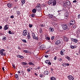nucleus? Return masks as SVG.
I'll return each instance as SVG.
<instances>
[{
    "instance_id": "nucleus-63",
    "label": "nucleus",
    "mask_w": 80,
    "mask_h": 80,
    "mask_svg": "<svg viewBox=\"0 0 80 80\" xmlns=\"http://www.w3.org/2000/svg\"><path fill=\"white\" fill-rule=\"evenodd\" d=\"M62 65H63V66H65V63H63V64H62Z\"/></svg>"
},
{
    "instance_id": "nucleus-59",
    "label": "nucleus",
    "mask_w": 80,
    "mask_h": 80,
    "mask_svg": "<svg viewBox=\"0 0 80 80\" xmlns=\"http://www.w3.org/2000/svg\"><path fill=\"white\" fill-rule=\"evenodd\" d=\"M28 71L29 72H30L31 70H30L29 69H28Z\"/></svg>"
},
{
    "instance_id": "nucleus-48",
    "label": "nucleus",
    "mask_w": 80,
    "mask_h": 80,
    "mask_svg": "<svg viewBox=\"0 0 80 80\" xmlns=\"http://www.w3.org/2000/svg\"><path fill=\"white\" fill-rule=\"evenodd\" d=\"M20 58H21V59H23V58H24V57H23V56H21Z\"/></svg>"
},
{
    "instance_id": "nucleus-30",
    "label": "nucleus",
    "mask_w": 80,
    "mask_h": 80,
    "mask_svg": "<svg viewBox=\"0 0 80 80\" xmlns=\"http://www.w3.org/2000/svg\"><path fill=\"white\" fill-rule=\"evenodd\" d=\"M22 65H26L27 64V63L26 62H22Z\"/></svg>"
},
{
    "instance_id": "nucleus-51",
    "label": "nucleus",
    "mask_w": 80,
    "mask_h": 80,
    "mask_svg": "<svg viewBox=\"0 0 80 80\" xmlns=\"http://www.w3.org/2000/svg\"><path fill=\"white\" fill-rule=\"evenodd\" d=\"M8 33L9 34H12V33H11V31H9Z\"/></svg>"
},
{
    "instance_id": "nucleus-24",
    "label": "nucleus",
    "mask_w": 80,
    "mask_h": 80,
    "mask_svg": "<svg viewBox=\"0 0 80 80\" xmlns=\"http://www.w3.org/2000/svg\"><path fill=\"white\" fill-rule=\"evenodd\" d=\"M30 33H28L27 35V37H28V39H30L31 38L30 36Z\"/></svg>"
},
{
    "instance_id": "nucleus-49",
    "label": "nucleus",
    "mask_w": 80,
    "mask_h": 80,
    "mask_svg": "<svg viewBox=\"0 0 80 80\" xmlns=\"http://www.w3.org/2000/svg\"><path fill=\"white\" fill-rule=\"evenodd\" d=\"M61 51L62 52L65 53V50L64 49H62Z\"/></svg>"
},
{
    "instance_id": "nucleus-19",
    "label": "nucleus",
    "mask_w": 80,
    "mask_h": 80,
    "mask_svg": "<svg viewBox=\"0 0 80 80\" xmlns=\"http://www.w3.org/2000/svg\"><path fill=\"white\" fill-rule=\"evenodd\" d=\"M66 3L67 5H68V6L70 5L71 4V3H70V1H67L66 2Z\"/></svg>"
},
{
    "instance_id": "nucleus-3",
    "label": "nucleus",
    "mask_w": 80,
    "mask_h": 80,
    "mask_svg": "<svg viewBox=\"0 0 80 80\" xmlns=\"http://www.w3.org/2000/svg\"><path fill=\"white\" fill-rule=\"evenodd\" d=\"M74 24H75V21L74 20H72L70 21V22L68 23L69 25H73Z\"/></svg>"
},
{
    "instance_id": "nucleus-33",
    "label": "nucleus",
    "mask_w": 80,
    "mask_h": 80,
    "mask_svg": "<svg viewBox=\"0 0 80 80\" xmlns=\"http://www.w3.org/2000/svg\"><path fill=\"white\" fill-rule=\"evenodd\" d=\"M40 26H41V27H44L45 26V25H43L42 24H41Z\"/></svg>"
},
{
    "instance_id": "nucleus-18",
    "label": "nucleus",
    "mask_w": 80,
    "mask_h": 80,
    "mask_svg": "<svg viewBox=\"0 0 80 80\" xmlns=\"http://www.w3.org/2000/svg\"><path fill=\"white\" fill-rule=\"evenodd\" d=\"M53 0H50L49 1H48V4H49V5H50V4H52V3H53Z\"/></svg>"
},
{
    "instance_id": "nucleus-11",
    "label": "nucleus",
    "mask_w": 80,
    "mask_h": 80,
    "mask_svg": "<svg viewBox=\"0 0 80 80\" xmlns=\"http://www.w3.org/2000/svg\"><path fill=\"white\" fill-rule=\"evenodd\" d=\"M36 8L37 11H39L40 12V11L42 10V8L40 7L37 8H37Z\"/></svg>"
},
{
    "instance_id": "nucleus-61",
    "label": "nucleus",
    "mask_w": 80,
    "mask_h": 80,
    "mask_svg": "<svg viewBox=\"0 0 80 80\" xmlns=\"http://www.w3.org/2000/svg\"><path fill=\"white\" fill-rule=\"evenodd\" d=\"M2 70H3V71H5V69H4V67H3L2 68Z\"/></svg>"
},
{
    "instance_id": "nucleus-60",
    "label": "nucleus",
    "mask_w": 80,
    "mask_h": 80,
    "mask_svg": "<svg viewBox=\"0 0 80 80\" xmlns=\"http://www.w3.org/2000/svg\"><path fill=\"white\" fill-rule=\"evenodd\" d=\"M0 29L1 30V29H2V26H0Z\"/></svg>"
},
{
    "instance_id": "nucleus-44",
    "label": "nucleus",
    "mask_w": 80,
    "mask_h": 80,
    "mask_svg": "<svg viewBox=\"0 0 80 80\" xmlns=\"http://www.w3.org/2000/svg\"><path fill=\"white\" fill-rule=\"evenodd\" d=\"M21 55H17V57H18L19 58H20L21 57Z\"/></svg>"
},
{
    "instance_id": "nucleus-52",
    "label": "nucleus",
    "mask_w": 80,
    "mask_h": 80,
    "mask_svg": "<svg viewBox=\"0 0 80 80\" xmlns=\"http://www.w3.org/2000/svg\"><path fill=\"white\" fill-rule=\"evenodd\" d=\"M59 61H60V62H62V59L61 58H60L59 59Z\"/></svg>"
},
{
    "instance_id": "nucleus-54",
    "label": "nucleus",
    "mask_w": 80,
    "mask_h": 80,
    "mask_svg": "<svg viewBox=\"0 0 80 80\" xmlns=\"http://www.w3.org/2000/svg\"><path fill=\"white\" fill-rule=\"evenodd\" d=\"M76 2H77V1H76V0H74L73 1V3H75Z\"/></svg>"
},
{
    "instance_id": "nucleus-47",
    "label": "nucleus",
    "mask_w": 80,
    "mask_h": 80,
    "mask_svg": "<svg viewBox=\"0 0 80 80\" xmlns=\"http://www.w3.org/2000/svg\"><path fill=\"white\" fill-rule=\"evenodd\" d=\"M10 18H14V16L13 15H12L10 17Z\"/></svg>"
},
{
    "instance_id": "nucleus-26",
    "label": "nucleus",
    "mask_w": 80,
    "mask_h": 80,
    "mask_svg": "<svg viewBox=\"0 0 80 80\" xmlns=\"http://www.w3.org/2000/svg\"><path fill=\"white\" fill-rule=\"evenodd\" d=\"M51 80H56V78L54 77L51 78Z\"/></svg>"
},
{
    "instance_id": "nucleus-28",
    "label": "nucleus",
    "mask_w": 80,
    "mask_h": 80,
    "mask_svg": "<svg viewBox=\"0 0 80 80\" xmlns=\"http://www.w3.org/2000/svg\"><path fill=\"white\" fill-rule=\"evenodd\" d=\"M37 5H38L37 6H36V8H37H37L40 7L41 5H40V4L38 3V4H37Z\"/></svg>"
},
{
    "instance_id": "nucleus-57",
    "label": "nucleus",
    "mask_w": 80,
    "mask_h": 80,
    "mask_svg": "<svg viewBox=\"0 0 80 80\" xmlns=\"http://www.w3.org/2000/svg\"><path fill=\"white\" fill-rule=\"evenodd\" d=\"M54 59L55 60H57V57H54Z\"/></svg>"
},
{
    "instance_id": "nucleus-56",
    "label": "nucleus",
    "mask_w": 80,
    "mask_h": 80,
    "mask_svg": "<svg viewBox=\"0 0 80 80\" xmlns=\"http://www.w3.org/2000/svg\"><path fill=\"white\" fill-rule=\"evenodd\" d=\"M17 7H15L14 8H13V9L14 10H15L16 9H17Z\"/></svg>"
},
{
    "instance_id": "nucleus-7",
    "label": "nucleus",
    "mask_w": 80,
    "mask_h": 80,
    "mask_svg": "<svg viewBox=\"0 0 80 80\" xmlns=\"http://www.w3.org/2000/svg\"><path fill=\"white\" fill-rule=\"evenodd\" d=\"M71 40H72V42L75 43H77L78 42V39H74L72 38H71Z\"/></svg>"
},
{
    "instance_id": "nucleus-8",
    "label": "nucleus",
    "mask_w": 80,
    "mask_h": 80,
    "mask_svg": "<svg viewBox=\"0 0 80 80\" xmlns=\"http://www.w3.org/2000/svg\"><path fill=\"white\" fill-rule=\"evenodd\" d=\"M68 78L70 80H73V79H74V78H73L72 76L70 75L68 76Z\"/></svg>"
},
{
    "instance_id": "nucleus-20",
    "label": "nucleus",
    "mask_w": 80,
    "mask_h": 80,
    "mask_svg": "<svg viewBox=\"0 0 80 80\" xmlns=\"http://www.w3.org/2000/svg\"><path fill=\"white\" fill-rule=\"evenodd\" d=\"M48 17L50 18H52V17H53L54 18L55 17V16H53V15H50V14H49L48 15Z\"/></svg>"
},
{
    "instance_id": "nucleus-14",
    "label": "nucleus",
    "mask_w": 80,
    "mask_h": 80,
    "mask_svg": "<svg viewBox=\"0 0 80 80\" xmlns=\"http://www.w3.org/2000/svg\"><path fill=\"white\" fill-rule=\"evenodd\" d=\"M12 3H8L7 4V7H9V8H10L12 7Z\"/></svg>"
},
{
    "instance_id": "nucleus-36",
    "label": "nucleus",
    "mask_w": 80,
    "mask_h": 80,
    "mask_svg": "<svg viewBox=\"0 0 80 80\" xmlns=\"http://www.w3.org/2000/svg\"><path fill=\"white\" fill-rule=\"evenodd\" d=\"M29 65H34V63H33L32 62H30L29 63Z\"/></svg>"
},
{
    "instance_id": "nucleus-31",
    "label": "nucleus",
    "mask_w": 80,
    "mask_h": 80,
    "mask_svg": "<svg viewBox=\"0 0 80 80\" xmlns=\"http://www.w3.org/2000/svg\"><path fill=\"white\" fill-rule=\"evenodd\" d=\"M22 41L24 43H27V41H26V40L22 39Z\"/></svg>"
},
{
    "instance_id": "nucleus-29",
    "label": "nucleus",
    "mask_w": 80,
    "mask_h": 80,
    "mask_svg": "<svg viewBox=\"0 0 80 80\" xmlns=\"http://www.w3.org/2000/svg\"><path fill=\"white\" fill-rule=\"evenodd\" d=\"M23 52H24V53H28V51L27 50H24L23 51Z\"/></svg>"
},
{
    "instance_id": "nucleus-6",
    "label": "nucleus",
    "mask_w": 80,
    "mask_h": 80,
    "mask_svg": "<svg viewBox=\"0 0 80 80\" xmlns=\"http://www.w3.org/2000/svg\"><path fill=\"white\" fill-rule=\"evenodd\" d=\"M62 27L63 30H67V26L65 24L62 25Z\"/></svg>"
},
{
    "instance_id": "nucleus-43",
    "label": "nucleus",
    "mask_w": 80,
    "mask_h": 80,
    "mask_svg": "<svg viewBox=\"0 0 80 80\" xmlns=\"http://www.w3.org/2000/svg\"><path fill=\"white\" fill-rule=\"evenodd\" d=\"M15 77H16V78H18V75L17 74H15Z\"/></svg>"
},
{
    "instance_id": "nucleus-17",
    "label": "nucleus",
    "mask_w": 80,
    "mask_h": 80,
    "mask_svg": "<svg viewBox=\"0 0 80 80\" xmlns=\"http://www.w3.org/2000/svg\"><path fill=\"white\" fill-rule=\"evenodd\" d=\"M32 13H35L37 12V10H36V9L34 8L33 9H32Z\"/></svg>"
},
{
    "instance_id": "nucleus-2",
    "label": "nucleus",
    "mask_w": 80,
    "mask_h": 80,
    "mask_svg": "<svg viewBox=\"0 0 80 80\" xmlns=\"http://www.w3.org/2000/svg\"><path fill=\"white\" fill-rule=\"evenodd\" d=\"M55 43L56 45H62V42H61V41L60 40L57 41Z\"/></svg>"
},
{
    "instance_id": "nucleus-10",
    "label": "nucleus",
    "mask_w": 80,
    "mask_h": 80,
    "mask_svg": "<svg viewBox=\"0 0 80 80\" xmlns=\"http://www.w3.org/2000/svg\"><path fill=\"white\" fill-rule=\"evenodd\" d=\"M64 40H65V42H68L69 41V38H67L66 37H65L64 38Z\"/></svg>"
},
{
    "instance_id": "nucleus-22",
    "label": "nucleus",
    "mask_w": 80,
    "mask_h": 80,
    "mask_svg": "<svg viewBox=\"0 0 80 80\" xmlns=\"http://www.w3.org/2000/svg\"><path fill=\"white\" fill-rule=\"evenodd\" d=\"M71 48H72V49L75 48H77V46H73L72 45L71 46Z\"/></svg>"
},
{
    "instance_id": "nucleus-34",
    "label": "nucleus",
    "mask_w": 80,
    "mask_h": 80,
    "mask_svg": "<svg viewBox=\"0 0 80 80\" xmlns=\"http://www.w3.org/2000/svg\"><path fill=\"white\" fill-rule=\"evenodd\" d=\"M35 17V14L34 13L32 14H31V17L32 18H33Z\"/></svg>"
},
{
    "instance_id": "nucleus-16",
    "label": "nucleus",
    "mask_w": 80,
    "mask_h": 80,
    "mask_svg": "<svg viewBox=\"0 0 80 80\" xmlns=\"http://www.w3.org/2000/svg\"><path fill=\"white\" fill-rule=\"evenodd\" d=\"M48 73H49V72H48V71H45L44 72V75H48Z\"/></svg>"
},
{
    "instance_id": "nucleus-5",
    "label": "nucleus",
    "mask_w": 80,
    "mask_h": 80,
    "mask_svg": "<svg viewBox=\"0 0 80 80\" xmlns=\"http://www.w3.org/2000/svg\"><path fill=\"white\" fill-rule=\"evenodd\" d=\"M28 32L26 30H24L22 32V35L23 36H26L27 35Z\"/></svg>"
},
{
    "instance_id": "nucleus-15",
    "label": "nucleus",
    "mask_w": 80,
    "mask_h": 80,
    "mask_svg": "<svg viewBox=\"0 0 80 80\" xmlns=\"http://www.w3.org/2000/svg\"><path fill=\"white\" fill-rule=\"evenodd\" d=\"M49 30L51 32H52L54 31L53 28L52 27H50L49 28Z\"/></svg>"
},
{
    "instance_id": "nucleus-46",
    "label": "nucleus",
    "mask_w": 80,
    "mask_h": 80,
    "mask_svg": "<svg viewBox=\"0 0 80 80\" xmlns=\"http://www.w3.org/2000/svg\"><path fill=\"white\" fill-rule=\"evenodd\" d=\"M43 76V75L42 74L40 75V77H41V78H42Z\"/></svg>"
},
{
    "instance_id": "nucleus-64",
    "label": "nucleus",
    "mask_w": 80,
    "mask_h": 80,
    "mask_svg": "<svg viewBox=\"0 0 80 80\" xmlns=\"http://www.w3.org/2000/svg\"><path fill=\"white\" fill-rule=\"evenodd\" d=\"M18 73H20V71H18Z\"/></svg>"
},
{
    "instance_id": "nucleus-32",
    "label": "nucleus",
    "mask_w": 80,
    "mask_h": 80,
    "mask_svg": "<svg viewBox=\"0 0 80 80\" xmlns=\"http://www.w3.org/2000/svg\"><path fill=\"white\" fill-rule=\"evenodd\" d=\"M39 31V33H42L43 32L42 31V29L41 28H40Z\"/></svg>"
},
{
    "instance_id": "nucleus-25",
    "label": "nucleus",
    "mask_w": 80,
    "mask_h": 80,
    "mask_svg": "<svg viewBox=\"0 0 80 80\" xmlns=\"http://www.w3.org/2000/svg\"><path fill=\"white\" fill-rule=\"evenodd\" d=\"M64 53H65V52H62V51H60V54L61 55H64Z\"/></svg>"
},
{
    "instance_id": "nucleus-53",
    "label": "nucleus",
    "mask_w": 80,
    "mask_h": 80,
    "mask_svg": "<svg viewBox=\"0 0 80 80\" xmlns=\"http://www.w3.org/2000/svg\"><path fill=\"white\" fill-rule=\"evenodd\" d=\"M45 57H46V58H48V55H45Z\"/></svg>"
},
{
    "instance_id": "nucleus-45",
    "label": "nucleus",
    "mask_w": 80,
    "mask_h": 80,
    "mask_svg": "<svg viewBox=\"0 0 80 80\" xmlns=\"http://www.w3.org/2000/svg\"><path fill=\"white\" fill-rule=\"evenodd\" d=\"M17 14H18V15H20V12L19 11H17Z\"/></svg>"
},
{
    "instance_id": "nucleus-13",
    "label": "nucleus",
    "mask_w": 80,
    "mask_h": 80,
    "mask_svg": "<svg viewBox=\"0 0 80 80\" xmlns=\"http://www.w3.org/2000/svg\"><path fill=\"white\" fill-rule=\"evenodd\" d=\"M8 27V25H5L4 27V30H8V27Z\"/></svg>"
},
{
    "instance_id": "nucleus-39",
    "label": "nucleus",
    "mask_w": 80,
    "mask_h": 80,
    "mask_svg": "<svg viewBox=\"0 0 80 80\" xmlns=\"http://www.w3.org/2000/svg\"><path fill=\"white\" fill-rule=\"evenodd\" d=\"M65 65H66L67 66H69V65H70V64L67 63H65Z\"/></svg>"
},
{
    "instance_id": "nucleus-40",
    "label": "nucleus",
    "mask_w": 80,
    "mask_h": 80,
    "mask_svg": "<svg viewBox=\"0 0 80 80\" xmlns=\"http://www.w3.org/2000/svg\"><path fill=\"white\" fill-rule=\"evenodd\" d=\"M48 65H52V63L49 61L48 63H47Z\"/></svg>"
},
{
    "instance_id": "nucleus-9",
    "label": "nucleus",
    "mask_w": 80,
    "mask_h": 80,
    "mask_svg": "<svg viewBox=\"0 0 80 80\" xmlns=\"http://www.w3.org/2000/svg\"><path fill=\"white\" fill-rule=\"evenodd\" d=\"M45 46L44 45H42L41 46L40 48L41 50H45Z\"/></svg>"
},
{
    "instance_id": "nucleus-1",
    "label": "nucleus",
    "mask_w": 80,
    "mask_h": 80,
    "mask_svg": "<svg viewBox=\"0 0 80 80\" xmlns=\"http://www.w3.org/2000/svg\"><path fill=\"white\" fill-rule=\"evenodd\" d=\"M5 50L4 49H2L0 50V54L2 56H5L6 55V53H4Z\"/></svg>"
},
{
    "instance_id": "nucleus-41",
    "label": "nucleus",
    "mask_w": 80,
    "mask_h": 80,
    "mask_svg": "<svg viewBox=\"0 0 80 80\" xmlns=\"http://www.w3.org/2000/svg\"><path fill=\"white\" fill-rule=\"evenodd\" d=\"M12 65L13 67L14 68H15V64H12Z\"/></svg>"
},
{
    "instance_id": "nucleus-21",
    "label": "nucleus",
    "mask_w": 80,
    "mask_h": 80,
    "mask_svg": "<svg viewBox=\"0 0 80 80\" xmlns=\"http://www.w3.org/2000/svg\"><path fill=\"white\" fill-rule=\"evenodd\" d=\"M7 39V38L5 37H3L2 38V40H3V41H5Z\"/></svg>"
},
{
    "instance_id": "nucleus-62",
    "label": "nucleus",
    "mask_w": 80,
    "mask_h": 80,
    "mask_svg": "<svg viewBox=\"0 0 80 80\" xmlns=\"http://www.w3.org/2000/svg\"><path fill=\"white\" fill-rule=\"evenodd\" d=\"M35 75H36V76H38V74H37L36 73H35Z\"/></svg>"
},
{
    "instance_id": "nucleus-58",
    "label": "nucleus",
    "mask_w": 80,
    "mask_h": 80,
    "mask_svg": "<svg viewBox=\"0 0 80 80\" xmlns=\"http://www.w3.org/2000/svg\"><path fill=\"white\" fill-rule=\"evenodd\" d=\"M78 18H80V14H79L78 16Z\"/></svg>"
},
{
    "instance_id": "nucleus-37",
    "label": "nucleus",
    "mask_w": 80,
    "mask_h": 80,
    "mask_svg": "<svg viewBox=\"0 0 80 80\" xmlns=\"http://www.w3.org/2000/svg\"><path fill=\"white\" fill-rule=\"evenodd\" d=\"M29 26L30 28H32V27H33V25L32 24H29Z\"/></svg>"
},
{
    "instance_id": "nucleus-50",
    "label": "nucleus",
    "mask_w": 80,
    "mask_h": 80,
    "mask_svg": "<svg viewBox=\"0 0 80 80\" xmlns=\"http://www.w3.org/2000/svg\"><path fill=\"white\" fill-rule=\"evenodd\" d=\"M76 28V26H75V25L73 26V28L74 29V28Z\"/></svg>"
},
{
    "instance_id": "nucleus-35",
    "label": "nucleus",
    "mask_w": 80,
    "mask_h": 80,
    "mask_svg": "<svg viewBox=\"0 0 80 80\" xmlns=\"http://www.w3.org/2000/svg\"><path fill=\"white\" fill-rule=\"evenodd\" d=\"M46 38V40H50V38L49 37H47Z\"/></svg>"
},
{
    "instance_id": "nucleus-38",
    "label": "nucleus",
    "mask_w": 80,
    "mask_h": 80,
    "mask_svg": "<svg viewBox=\"0 0 80 80\" xmlns=\"http://www.w3.org/2000/svg\"><path fill=\"white\" fill-rule=\"evenodd\" d=\"M49 62H50L49 60H47L46 61H45V62L46 63H48Z\"/></svg>"
},
{
    "instance_id": "nucleus-42",
    "label": "nucleus",
    "mask_w": 80,
    "mask_h": 80,
    "mask_svg": "<svg viewBox=\"0 0 80 80\" xmlns=\"http://www.w3.org/2000/svg\"><path fill=\"white\" fill-rule=\"evenodd\" d=\"M51 38V39H52V40H53L55 38V36H53Z\"/></svg>"
},
{
    "instance_id": "nucleus-55",
    "label": "nucleus",
    "mask_w": 80,
    "mask_h": 80,
    "mask_svg": "<svg viewBox=\"0 0 80 80\" xmlns=\"http://www.w3.org/2000/svg\"><path fill=\"white\" fill-rule=\"evenodd\" d=\"M18 49H19V50H21V48H20V47L19 46L18 47Z\"/></svg>"
},
{
    "instance_id": "nucleus-27",
    "label": "nucleus",
    "mask_w": 80,
    "mask_h": 80,
    "mask_svg": "<svg viewBox=\"0 0 80 80\" xmlns=\"http://www.w3.org/2000/svg\"><path fill=\"white\" fill-rule=\"evenodd\" d=\"M21 2L22 3V5H23V4H24V3H25V0H22Z\"/></svg>"
},
{
    "instance_id": "nucleus-12",
    "label": "nucleus",
    "mask_w": 80,
    "mask_h": 80,
    "mask_svg": "<svg viewBox=\"0 0 80 80\" xmlns=\"http://www.w3.org/2000/svg\"><path fill=\"white\" fill-rule=\"evenodd\" d=\"M52 3H53V6H55V5H56V4H57V2H56V0H54V1H53Z\"/></svg>"
},
{
    "instance_id": "nucleus-23",
    "label": "nucleus",
    "mask_w": 80,
    "mask_h": 80,
    "mask_svg": "<svg viewBox=\"0 0 80 80\" xmlns=\"http://www.w3.org/2000/svg\"><path fill=\"white\" fill-rule=\"evenodd\" d=\"M65 58H66L68 59V60H70V58L68 57V56H66Z\"/></svg>"
},
{
    "instance_id": "nucleus-4",
    "label": "nucleus",
    "mask_w": 80,
    "mask_h": 80,
    "mask_svg": "<svg viewBox=\"0 0 80 80\" xmlns=\"http://www.w3.org/2000/svg\"><path fill=\"white\" fill-rule=\"evenodd\" d=\"M32 35L33 39H36V40H38V37H36V36H35V34L34 33L32 32Z\"/></svg>"
}]
</instances>
